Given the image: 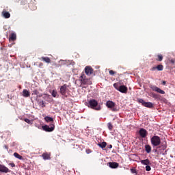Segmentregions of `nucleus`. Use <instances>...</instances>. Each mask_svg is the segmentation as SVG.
<instances>
[{
  "label": "nucleus",
  "instance_id": "nucleus-29",
  "mask_svg": "<svg viewBox=\"0 0 175 175\" xmlns=\"http://www.w3.org/2000/svg\"><path fill=\"white\" fill-rule=\"evenodd\" d=\"M116 71H113V70H109V75H111V76H114V75H116Z\"/></svg>",
  "mask_w": 175,
  "mask_h": 175
},
{
  "label": "nucleus",
  "instance_id": "nucleus-8",
  "mask_svg": "<svg viewBox=\"0 0 175 175\" xmlns=\"http://www.w3.org/2000/svg\"><path fill=\"white\" fill-rule=\"evenodd\" d=\"M139 136L142 137V139H144L147 137V135H148V132H147V130H146L145 129H141L139 131Z\"/></svg>",
  "mask_w": 175,
  "mask_h": 175
},
{
  "label": "nucleus",
  "instance_id": "nucleus-18",
  "mask_svg": "<svg viewBox=\"0 0 175 175\" xmlns=\"http://www.w3.org/2000/svg\"><path fill=\"white\" fill-rule=\"evenodd\" d=\"M44 120L46 122H51V124H54V119L50 116L45 117Z\"/></svg>",
  "mask_w": 175,
  "mask_h": 175
},
{
  "label": "nucleus",
  "instance_id": "nucleus-27",
  "mask_svg": "<svg viewBox=\"0 0 175 175\" xmlns=\"http://www.w3.org/2000/svg\"><path fill=\"white\" fill-rule=\"evenodd\" d=\"M138 102H139V103H142V106H144V105L146 103V101H144V100H143L142 98L138 99Z\"/></svg>",
  "mask_w": 175,
  "mask_h": 175
},
{
  "label": "nucleus",
  "instance_id": "nucleus-41",
  "mask_svg": "<svg viewBox=\"0 0 175 175\" xmlns=\"http://www.w3.org/2000/svg\"><path fill=\"white\" fill-rule=\"evenodd\" d=\"M163 85H166V81H163Z\"/></svg>",
  "mask_w": 175,
  "mask_h": 175
},
{
  "label": "nucleus",
  "instance_id": "nucleus-16",
  "mask_svg": "<svg viewBox=\"0 0 175 175\" xmlns=\"http://www.w3.org/2000/svg\"><path fill=\"white\" fill-rule=\"evenodd\" d=\"M51 157L50 153L45 152L42 154V158L43 159H44V161L51 159V157Z\"/></svg>",
  "mask_w": 175,
  "mask_h": 175
},
{
  "label": "nucleus",
  "instance_id": "nucleus-11",
  "mask_svg": "<svg viewBox=\"0 0 175 175\" xmlns=\"http://www.w3.org/2000/svg\"><path fill=\"white\" fill-rule=\"evenodd\" d=\"M0 172L1 173H10V170H9V168H8V167L0 164Z\"/></svg>",
  "mask_w": 175,
  "mask_h": 175
},
{
  "label": "nucleus",
  "instance_id": "nucleus-40",
  "mask_svg": "<svg viewBox=\"0 0 175 175\" xmlns=\"http://www.w3.org/2000/svg\"><path fill=\"white\" fill-rule=\"evenodd\" d=\"M108 148H113V145H109Z\"/></svg>",
  "mask_w": 175,
  "mask_h": 175
},
{
  "label": "nucleus",
  "instance_id": "nucleus-15",
  "mask_svg": "<svg viewBox=\"0 0 175 175\" xmlns=\"http://www.w3.org/2000/svg\"><path fill=\"white\" fill-rule=\"evenodd\" d=\"M41 61H44V62H46V64H51V59H50V57H42L40 58Z\"/></svg>",
  "mask_w": 175,
  "mask_h": 175
},
{
  "label": "nucleus",
  "instance_id": "nucleus-3",
  "mask_svg": "<svg viewBox=\"0 0 175 175\" xmlns=\"http://www.w3.org/2000/svg\"><path fill=\"white\" fill-rule=\"evenodd\" d=\"M113 87L122 94H126L128 92V88L124 85H120V83H116L113 84Z\"/></svg>",
  "mask_w": 175,
  "mask_h": 175
},
{
  "label": "nucleus",
  "instance_id": "nucleus-24",
  "mask_svg": "<svg viewBox=\"0 0 175 175\" xmlns=\"http://www.w3.org/2000/svg\"><path fill=\"white\" fill-rule=\"evenodd\" d=\"M162 59H163V56L162 55H157V58L156 59V60L161 62Z\"/></svg>",
  "mask_w": 175,
  "mask_h": 175
},
{
  "label": "nucleus",
  "instance_id": "nucleus-20",
  "mask_svg": "<svg viewBox=\"0 0 175 175\" xmlns=\"http://www.w3.org/2000/svg\"><path fill=\"white\" fill-rule=\"evenodd\" d=\"M17 38V36L16 35L15 33H12L11 35L10 36V40H12L14 42Z\"/></svg>",
  "mask_w": 175,
  "mask_h": 175
},
{
  "label": "nucleus",
  "instance_id": "nucleus-34",
  "mask_svg": "<svg viewBox=\"0 0 175 175\" xmlns=\"http://www.w3.org/2000/svg\"><path fill=\"white\" fill-rule=\"evenodd\" d=\"M170 62L171 64H175V59H171L170 60Z\"/></svg>",
  "mask_w": 175,
  "mask_h": 175
},
{
  "label": "nucleus",
  "instance_id": "nucleus-12",
  "mask_svg": "<svg viewBox=\"0 0 175 175\" xmlns=\"http://www.w3.org/2000/svg\"><path fill=\"white\" fill-rule=\"evenodd\" d=\"M107 166H109L111 169H117V167L120 166V164H118L117 162H109L107 163Z\"/></svg>",
  "mask_w": 175,
  "mask_h": 175
},
{
  "label": "nucleus",
  "instance_id": "nucleus-33",
  "mask_svg": "<svg viewBox=\"0 0 175 175\" xmlns=\"http://www.w3.org/2000/svg\"><path fill=\"white\" fill-rule=\"evenodd\" d=\"M131 173H133V174H135V173H137L136 170L133 169V168L131 169Z\"/></svg>",
  "mask_w": 175,
  "mask_h": 175
},
{
  "label": "nucleus",
  "instance_id": "nucleus-36",
  "mask_svg": "<svg viewBox=\"0 0 175 175\" xmlns=\"http://www.w3.org/2000/svg\"><path fill=\"white\" fill-rule=\"evenodd\" d=\"M38 66L39 68H42V66H43V63L42 62L39 63Z\"/></svg>",
  "mask_w": 175,
  "mask_h": 175
},
{
  "label": "nucleus",
  "instance_id": "nucleus-37",
  "mask_svg": "<svg viewBox=\"0 0 175 175\" xmlns=\"http://www.w3.org/2000/svg\"><path fill=\"white\" fill-rule=\"evenodd\" d=\"M150 70L154 71V70H157V66L156 67H152Z\"/></svg>",
  "mask_w": 175,
  "mask_h": 175
},
{
  "label": "nucleus",
  "instance_id": "nucleus-7",
  "mask_svg": "<svg viewBox=\"0 0 175 175\" xmlns=\"http://www.w3.org/2000/svg\"><path fill=\"white\" fill-rule=\"evenodd\" d=\"M80 81H81V85H86V84H88V79L85 77V75L82 74L81 77H79Z\"/></svg>",
  "mask_w": 175,
  "mask_h": 175
},
{
  "label": "nucleus",
  "instance_id": "nucleus-5",
  "mask_svg": "<svg viewBox=\"0 0 175 175\" xmlns=\"http://www.w3.org/2000/svg\"><path fill=\"white\" fill-rule=\"evenodd\" d=\"M106 106L108 109H111L112 111H117V107H116V103L112 100H108L106 103Z\"/></svg>",
  "mask_w": 175,
  "mask_h": 175
},
{
  "label": "nucleus",
  "instance_id": "nucleus-1",
  "mask_svg": "<svg viewBox=\"0 0 175 175\" xmlns=\"http://www.w3.org/2000/svg\"><path fill=\"white\" fill-rule=\"evenodd\" d=\"M150 143L152 147H159V148H162L165 150L167 148V145L166 144V142H161V137L158 135H154L150 138Z\"/></svg>",
  "mask_w": 175,
  "mask_h": 175
},
{
  "label": "nucleus",
  "instance_id": "nucleus-9",
  "mask_svg": "<svg viewBox=\"0 0 175 175\" xmlns=\"http://www.w3.org/2000/svg\"><path fill=\"white\" fill-rule=\"evenodd\" d=\"M85 73L88 76H91V75H92V73H94V69H92L91 66H86L85 68Z\"/></svg>",
  "mask_w": 175,
  "mask_h": 175
},
{
  "label": "nucleus",
  "instance_id": "nucleus-25",
  "mask_svg": "<svg viewBox=\"0 0 175 175\" xmlns=\"http://www.w3.org/2000/svg\"><path fill=\"white\" fill-rule=\"evenodd\" d=\"M98 146L100 148H105L106 146H107V144L106 142H103L101 144H98Z\"/></svg>",
  "mask_w": 175,
  "mask_h": 175
},
{
  "label": "nucleus",
  "instance_id": "nucleus-32",
  "mask_svg": "<svg viewBox=\"0 0 175 175\" xmlns=\"http://www.w3.org/2000/svg\"><path fill=\"white\" fill-rule=\"evenodd\" d=\"M25 122H27V124H31V120L28 118L24 119Z\"/></svg>",
  "mask_w": 175,
  "mask_h": 175
},
{
  "label": "nucleus",
  "instance_id": "nucleus-22",
  "mask_svg": "<svg viewBox=\"0 0 175 175\" xmlns=\"http://www.w3.org/2000/svg\"><path fill=\"white\" fill-rule=\"evenodd\" d=\"M14 157H15V158H17L18 159H20L21 161L23 159V156L20 155L17 152L14 153Z\"/></svg>",
  "mask_w": 175,
  "mask_h": 175
},
{
  "label": "nucleus",
  "instance_id": "nucleus-26",
  "mask_svg": "<svg viewBox=\"0 0 175 175\" xmlns=\"http://www.w3.org/2000/svg\"><path fill=\"white\" fill-rule=\"evenodd\" d=\"M157 70L159 71H161V70H163V65L162 64H159L157 66Z\"/></svg>",
  "mask_w": 175,
  "mask_h": 175
},
{
  "label": "nucleus",
  "instance_id": "nucleus-4",
  "mask_svg": "<svg viewBox=\"0 0 175 175\" xmlns=\"http://www.w3.org/2000/svg\"><path fill=\"white\" fill-rule=\"evenodd\" d=\"M68 85L66 84H64L60 88V94L63 96L68 98Z\"/></svg>",
  "mask_w": 175,
  "mask_h": 175
},
{
  "label": "nucleus",
  "instance_id": "nucleus-14",
  "mask_svg": "<svg viewBox=\"0 0 175 175\" xmlns=\"http://www.w3.org/2000/svg\"><path fill=\"white\" fill-rule=\"evenodd\" d=\"M2 16H3L5 18H10V13L7 12L5 9L2 12Z\"/></svg>",
  "mask_w": 175,
  "mask_h": 175
},
{
  "label": "nucleus",
  "instance_id": "nucleus-30",
  "mask_svg": "<svg viewBox=\"0 0 175 175\" xmlns=\"http://www.w3.org/2000/svg\"><path fill=\"white\" fill-rule=\"evenodd\" d=\"M38 94H39V92L37 90H34L32 92V95H38Z\"/></svg>",
  "mask_w": 175,
  "mask_h": 175
},
{
  "label": "nucleus",
  "instance_id": "nucleus-42",
  "mask_svg": "<svg viewBox=\"0 0 175 175\" xmlns=\"http://www.w3.org/2000/svg\"><path fill=\"white\" fill-rule=\"evenodd\" d=\"M42 106H44V102L42 101Z\"/></svg>",
  "mask_w": 175,
  "mask_h": 175
},
{
  "label": "nucleus",
  "instance_id": "nucleus-2",
  "mask_svg": "<svg viewBox=\"0 0 175 175\" xmlns=\"http://www.w3.org/2000/svg\"><path fill=\"white\" fill-rule=\"evenodd\" d=\"M88 107L92 109L93 110H96L97 111H99V110H102V107H100V105H99V103H98V101L95 99H91L89 100Z\"/></svg>",
  "mask_w": 175,
  "mask_h": 175
},
{
  "label": "nucleus",
  "instance_id": "nucleus-35",
  "mask_svg": "<svg viewBox=\"0 0 175 175\" xmlns=\"http://www.w3.org/2000/svg\"><path fill=\"white\" fill-rule=\"evenodd\" d=\"M27 0H23V1H21L22 5H25V3H27Z\"/></svg>",
  "mask_w": 175,
  "mask_h": 175
},
{
  "label": "nucleus",
  "instance_id": "nucleus-10",
  "mask_svg": "<svg viewBox=\"0 0 175 175\" xmlns=\"http://www.w3.org/2000/svg\"><path fill=\"white\" fill-rule=\"evenodd\" d=\"M150 88H151V90H152V91H155L156 92H158L159 94H165V91L161 90V88H159L155 85L150 86Z\"/></svg>",
  "mask_w": 175,
  "mask_h": 175
},
{
  "label": "nucleus",
  "instance_id": "nucleus-28",
  "mask_svg": "<svg viewBox=\"0 0 175 175\" xmlns=\"http://www.w3.org/2000/svg\"><path fill=\"white\" fill-rule=\"evenodd\" d=\"M107 126L109 131H113V124L111 122L108 123Z\"/></svg>",
  "mask_w": 175,
  "mask_h": 175
},
{
  "label": "nucleus",
  "instance_id": "nucleus-39",
  "mask_svg": "<svg viewBox=\"0 0 175 175\" xmlns=\"http://www.w3.org/2000/svg\"><path fill=\"white\" fill-rule=\"evenodd\" d=\"M152 96H153V98H157L158 95H157L155 94H152Z\"/></svg>",
  "mask_w": 175,
  "mask_h": 175
},
{
  "label": "nucleus",
  "instance_id": "nucleus-17",
  "mask_svg": "<svg viewBox=\"0 0 175 175\" xmlns=\"http://www.w3.org/2000/svg\"><path fill=\"white\" fill-rule=\"evenodd\" d=\"M145 107H148V109H152L154 107V104L151 102H145L144 105Z\"/></svg>",
  "mask_w": 175,
  "mask_h": 175
},
{
  "label": "nucleus",
  "instance_id": "nucleus-13",
  "mask_svg": "<svg viewBox=\"0 0 175 175\" xmlns=\"http://www.w3.org/2000/svg\"><path fill=\"white\" fill-rule=\"evenodd\" d=\"M23 96L24 98H29V96H31V93L27 89H24L23 90Z\"/></svg>",
  "mask_w": 175,
  "mask_h": 175
},
{
  "label": "nucleus",
  "instance_id": "nucleus-31",
  "mask_svg": "<svg viewBox=\"0 0 175 175\" xmlns=\"http://www.w3.org/2000/svg\"><path fill=\"white\" fill-rule=\"evenodd\" d=\"M146 172H150V170H151V166H150V165H146Z\"/></svg>",
  "mask_w": 175,
  "mask_h": 175
},
{
  "label": "nucleus",
  "instance_id": "nucleus-6",
  "mask_svg": "<svg viewBox=\"0 0 175 175\" xmlns=\"http://www.w3.org/2000/svg\"><path fill=\"white\" fill-rule=\"evenodd\" d=\"M42 129H44V131H45V132H53V131H54V129H55V126L54 125V124L52 123L50 124V126H43Z\"/></svg>",
  "mask_w": 175,
  "mask_h": 175
},
{
  "label": "nucleus",
  "instance_id": "nucleus-19",
  "mask_svg": "<svg viewBox=\"0 0 175 175\" xmlns=\"http://www.w3.org/2000/svg\"><path fill=\"white\" fill-rule=\"evenodd\" d=\"M142 165H146V166L148 165H151V163L150 162V160L145 159V160H141Z\"/></svg>",
  "mask_w": 175,
  "mask_h": 175
},
{
  "label": "nucleus",
  "instance_id": "nucleus-21",
  "mask_svg": "<svg viewBox=\"0 0 175 175\" xmlns=\"http://www.w3.org/2000/svg\"><path fill=\"white\" fill-rule=\"evenodd\" d=\"M151 146L150 145H146L145 146V151L147 152V154H150V152H151Z\"/></svg>",
  "mask_w": 175,
  "mask_h": 175
},
{
  "label": "nucleus",
  "instance_id": "nucleus-23",
  "mask_svg": "<svg viewBox=\"0 0 175 175\" xmlns=\"http://www.w3.org/2000/svg\"><path fill=\"white\" fill-rule=\"evenodd\" d=\"M51 95L53 96V98H58V93L56 92V90H53Z\"/></svg>",
  "mask_w": 175,
  "mask_h": 175
},
{
  "label": "nucleus",
  "instance_id": "nucleus-38",
  "mask_svg": "<svg viewBox=\"0 0 175 175\" xmlns=\"http://www.w3.org/2000/svg\"><path fill=\"white\" fill-rule=\"evenodd\" d=\"M10 165H11V167H14L16 166V165L14 163H10Z\"/></svg>",
  "mask_w": 175,
  "mask_h": 175
}]
</instances>
